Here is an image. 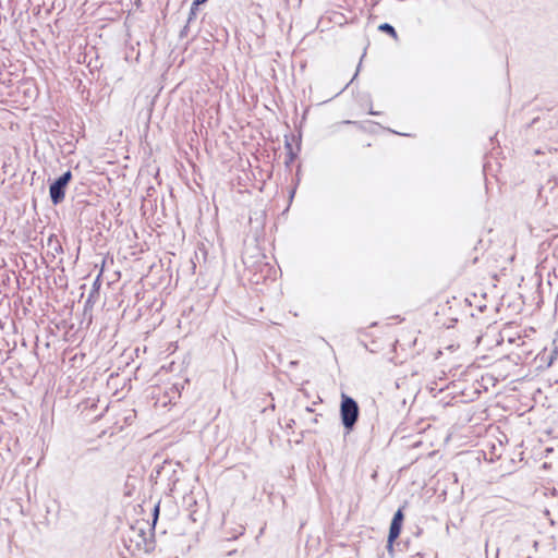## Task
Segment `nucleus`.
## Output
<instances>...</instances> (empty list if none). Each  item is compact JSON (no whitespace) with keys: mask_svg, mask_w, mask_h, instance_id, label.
<instances>
[{"mask_svg":"<svg viewBox=\"0 0 558 558\" xmlns=\"http://www.w3.org/2000/svg\"><path fill=\"white\" fill-rule=\"evenodd\" d=\"M404 520L403 510L399 509L392 518L390 529H389V535H388V546L392 547L395 541L400 536L402 524Z\"/></svg>","mask_w":558,"mask_h":558,"instance_id":"7ed1b4c3","label":"nucleus"},{"mask_svg":"<svg viewBox=\"0 0 558 558\" xmlns=\"http://www.w3.org/2000/svg\"><path fill=\"white\" fill-rule=\"evenodd\" d=\"M72 179L71 171L63 173L56 182L50 185L49 193L54 205L61 203L65 197V187Z\"/></svg>","mask_w":558,"mask_h":558,"instance_id":"f03ea898","label":"nucleus"},{"mask_svg":"<svg viewBox=\"0 0 558 558\" xmlns=\"http://www.w3.org/2000/svg\"><path fill=\"white\" fill-rule=\"evenodd\" d=\"M340 414L343 425L347 428H352L359 417L357 403L348 396H342Z\"/></svg>","mask_w":558,"mask_h":558,"instance_id":"f257e3e1","label":"nucleus"},{"mask_svg":"<svg viewBox=\"0 0 558 558\" xmlns=\"http://www.w3.org/2000/svg\"><path fill=\"white\" fill-rule=\"evenodd\" d=\"M378 31L388 34L393 40L398 41L399 36L396 29L388 23H383L378 26Z\"/></svg>","mask_w":558,"mask_h":558,"instance_id":"20e7f679","label":"nucleus"},{"mask_svg":"<svg viewBox=\"0 0 558 558\" xmlns=\"http://www.w3.org/2000/svg\"><path fill=\"white\" fill-rule=\"evenodd\" d=\"M159 511H160V501H157L151 511V523H150L151 530H154L156 526V523H157L158 517H159Z\"/></svg>","mask_w":558,"mask_h":558,"instance_id":"39448f33","label":"nucleus"},{"mask_svg":"<svg viewBox=\"0 0 558 558\" xmlns=\"http://www.w3.org/2000/svg\"><path fill=\"white\" fill-rule=\"evenodd\" d=\"M207 0H194L192 9H196L199 4H203Z\"/></svg>","mask_w":558,"mask_h":558,"instance_id":"423d86ee","label":"nucleus"}]
</instances>
